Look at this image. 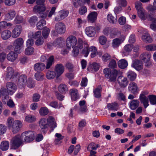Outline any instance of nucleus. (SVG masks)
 <instances>
[{
    "label": "nucleus",
    "instance_id": "nucleus-30",
    "mask_svg": "<svg viewBox=\"0 0 156 156\" xmlns=\"http://www.w3.org/2000/svg\"><path fill=\"white\" fill-rule=\"evenodd\" d=\"M16 12L13 10L9 12L5 16V19L7 20H11L13 19L16 16Z\"/></svg>",
    "mask_w": 156,
    "mask_h": 156
},
{
    "label": "nucleus",
    "instance_id": "nucleus-35",
    "mask_svg": "<svg viewBox=\"0 0 156 156\" xmlns=\"http://www.w3.org/2000/svg\"><path fill=\"white\" fill-rule=\"evenodd\" d=\"M151 55L148 53L142 54L140 56V58L144 62H149L151 58Z\"/></svg>",
    "mask_w": 156,
    "mask_h": 156
},
{
    "label": "nucleus",
    "instance_id": "nucleus-17",
    "mask_svg": "<svg viewBox=\"0 0 156 156\" xmlns=\"http://www.w3.org/2000/svg\"><path fill=\"white\" fill-rule=\"evenodd\" d=\"M22 29V27L21 26H16L12 31V37L14 38L18 37L21 33Z\"/></svg>",
    "mask_w": 156,
    "mask_h": 156
},
{
    "label": "nucleus",
    "instance_id": "nucleus-59",
    "mask_svg": "<svg viewBox=\"0 0 156 156\" xmlns=\"http://www.w3.org/2000/svg\"><path fill=\"white\" fill-rule=\"evenodd\" d=\"M65 41L62 38L59 37L57 38L55 42V44L56 45L61 46L62 44H64Z\"/></svg>",
    "mask_w": 156,
    "mask_h": 156
},
{
    "label": "nucleus",
    "instance_id": "nucleus-15",
    "mask_svg": "<svg viewBox=\"0 0 156 156\" xmlns=\"http://www.w3.org/2000/svg\"><path fill=\"white\" fill-rule=\"evenodd\" d=\"M39 124L42 129L46 130L45 131H44V133H46L49 127L48 124L46 119L44 118L41 119L39 122Z\"/></svg>",
    "mask_w": 156,
    "mask_h": 156
},
{
    "label": "nucleus",
    "instance_id": "nucleus-38",
    "mask_svg": "<svg viewBox=\"0 0 156 156\" xmlns=\"http://www.w3.org/2000/svg\"><path fill=\"white\" fill-rule=\"evenodd\" d=\"M137 13L138 16L142 20H144L146 19L147 15L145 10L144 9L139 10L137 12Z\"/></svg>",
    "mask_w": 156,
    "mask_h": 156
},
{
    "label": "nucleus",
    "instance_id": "nucleus-62",
    "mask_svg": "<svg viewBox=\"0 0 156 156\" xmlns=\"http://www.w3.org/2000/svg\"><path fill=\"white\" fill-rule=\"evenodd\" d=\"M108 67L111 68H115L117 67L116 61L113 59H112L108 64Z\"/></svg>",
    "mask_w": 156,
    "mask_h": 156
},
{
    "label": "nucleus",
    "instance_id": "nucleus-55",
    "mask_svg": "<svg viewBox=\"0 0 156 156\" xmlns=\"http://www.w3.org/2000/svg\"><path fill=\"white\" fill-rule=\"evenodd\" d=\"M111 55L108 53L104 54L102 57V60L104 62H106L111 59Z\"/></svg>",
    "mask_w": 156,
    "mask_h": 156
},
{
    "label": "nucleus",
    "instance_id": "nucleus-64",
    "mask_svg": "<svg viewBox=\"0 0 156 156\" xmlns=\"http://www.w3.org/2000/svg\"><path fill=\"white\" fill-rule=\"evenodd\" d=\"M41 31H38L35 32L34 34L32 33V36L33 38L34 39L39 38L41 37Z\"/></svg>",
    "mask_w": 156,
    "mask_h": 156
},
{
    "label": "nucleus",
    "instance_id": "nucleus-53",
    "mask_svg": "<svg viewBox=\"0 0 156 156\" xmlns=\"http://www.w3.org/2000/svg\"><path fill=\"white\" fill-rule=\"evenodd\" d=\"M50 33L49 29L47 27H45L42 31V34L44 38H46L48 37Z\"/></svg>",
    "mask_w": 156,
    "mask_h": 156
},
{
    "label": "nucleus",
    "instance_id": "nucleus-57",
    "mask_svg": "<svg viewBox=\"0 0 156 156\" xmlns=\"http://www.w3.org/2000/svg\"><path fill=\"white\" fill-rule=\"evenodd\" d=\"M146 50L148 51H153L156 50V44H150L147 45L145 47Z\"/></svg>",
    "mask_w": 156,
    "mask_h": 156
},
{
    "label": "nucleus",
    "instance_id": "nucleus-33",
    "mask_svg": "<svg viewBox=\"0 0 156 156\" xmlns=\"http://www.w3.org/2000/svg\"><path fill=\"white\" fill-rule=\"evenodd\" d=\"M11 32L8 30H5L3 31L1 34V37L3 40H7L11 36Z\"/></svg>",
    "mask_w": 156,
    "mask_h": 156
},
{
    "label": "nucleus",
    "instance_id": "nucleus-18",
    "mask_svg": "<svg viewBox=\"0 0 156 156\" xmlns=\"http://www.w3.org/2000/svg\"><path fill=\"white\" fill-rule=\"evenodd\" d=\"M118 30L116 29H113L111 31L110 28L106 27L104 29L103 31V33L104 34L107 35L109 33H111V35H116L118 33Z\"/></svg>",
    "mask_w": 156,
    "mask_h": 156
},
{
    "label": "nucleus",
    "instance_id": "nucleus-43",
    "mask_svg": "<svg viewBox=\"0 0 156 156\" xmlns=\"http://www.w3.org/2000/svg\"><path fill=\"white\" fill-rule=\"evenodd\" d=\"M46 21L43 19L40 20L37 24V29L41 30L43 28V26L46 25Z\"/></svg>",
    "mask_w": 156,
    "mask_h": 156
},
{
    "label": "nucleus",
    "instance_id": "nucleus-1",
    "mask_svg": "<svg viewBox=\"0 0 156 156\" xmlns=\"http://www.w3.org/2000/svg\"><path fill=\"white\" fill-rule=\"evenodd\" d=\"M87 42L83 41L81 38H79L77 40V45L75 46L73 50V53L74 56H76L79 54V49H83L82 53L86 57L87 56L88 51L87 49Z\"/></svg>",
    "mask_w": 156,
    "mask_h": 156
},
{
    "label": "nucleus",
    "instance_id": "nucleus-41",
    "mask_svg": "<svg viewBox=\"0 0 156 156\" xmlns=\"http://www.w3.org/2000/svg\"><path fill=\"white\" fill-rule=\"evenodd\" d=\"M34 77L37 81H42L44 79V74L42 73L37 72L35 74Z\"/></svg>",
    "mask_w": 156,
    "mask_h": 156
},
{
    "label": "nucleus",
    "instance_id": "nucleus-7",
    "mask_svg": "<svg viewBox=\"0 0 156 156\" xmlns=\"http://www.w3.org/2000/svg\"><path fill=\"white\" fill-rule=\"evenodd\" d=\"M22 139L21 135H17L13 137L11 141L12 147L14 149L18 148L22 143Z\"/></svg>",
    "mask_w": 156,
    "mask_h": 156
},
{
    "label": "nucleus",
    "instance_id": "nucleus-24",
    "mask_svg": "<svg viewBox=\"0 0 156 156\" xmlns=\"http://www.w3.org/2000/svg\"><path fill=\"white\" fill-rule=\"evenodd\" d=\"M100 65L99 63L95 62L90 65L87 68V70L90 72H95L99 69Z\"/></svg>",
    "mask_w": 156,
    "mask_h": 156
},
{
    "label": "nucleus",
    "instance_id": "nucleus-9",
    "mask_svg": "<svg viewBox=\"0 0 156 156\" xmlns=\"http://www.w3.org/2000/svg\"><path fill=\"white\" fill-rule=\"evenodd\" d=\"M6 79H11L16 77L19 74L17 72H15L13 69L11 67H9L7 68L6 72Z\"/></svg>",
    "mask_w": 156,
    "mask_h": 156
},
{
    "label": "nucleus",
    "instance_id": "nucleus-20",
    "mask_svg": "<svg viewBox=\"0 0 156 156\" xmlns=\"http://www.w3.org/2000/svg\"><path fill=\"white\" fill-rule=\"evenodd\" d=\"M46 120L52 131L57 126L56 123L55 122L54 118L52 116H49L47 118Z\"/></svg>",
    "mask_w": 156,
    "mask_h": 156
},
{
    "label": "nucleus",
    "instance_id": "nucleus-16",
    "mask_svg": "<svg viewBox=\"0 0 156 156\" xmlns=\"http://www.w3.org/2000/svg\"><path fill=\"white\" fill-rule=\"evenodd\" d=\"M132 66L138 71L141 70L143 68L142 62L137 59H135L133 62Z\"/></svg>",
    "mask_w": 156,
    "mask_h": 156
},
{
    "label": "nucleus",
    "instance_id": "nucleus-61",
    "mask_svg": "<svg viewBox=\"0 0 156 156\" xmlns=\"http://www.w3.org/2000/svg\"><path fill=\"white\" fill-rule=\"evenodd\" d=\"M2 91H0V97L2 94L4 96L5 99H6L8 98L7 90L5 88H2Z\"/></svg>",
    "mask_w": 156,
    "mask_h": 156
},
{
    "label": "nucleus",
    "instance_id": "nucleus-19",
    "mask_svg": "<svg viewBox=\"0 0 156 156\" xmlns=\"http://www.w3.org/2000/svg\"><path fill=\"white\" fill-rule=\"evenodd\" d=\"M85 33L89 37H93L95 36L96 30L94 27H88L85 29Z\"/></svg>",
    "mask_w": 156,
    "mask_h": 156
},
{
    "label": "nucleus",
    "instance_id": "nucleus-36",
    "mask_svg": "<svg viewBox=\"0 0 156 156\" xmlns=\"http://www.w3.org/2000/svg\"><path fill=\"white\" fill-rule=\"evenodd\" d=\"M58 89L59 92L62 93H65L68 90L67 85L63 83L59 85Z\"/></svg>",
    "mask_w": 156,
    "mask_h": 156
},
{
    "label": "nucleus",
    "instance_id": "nucleus-25",
    "mask_svg": "<svg viewBox=\"0 0 156 156\" xmlns=\"http://www.w3.org/2000/svg\"><path fill=\"white\" fill-rule=\"evenodd\" d=\"M45 68V65L41 62H38L34 66V69L37 72L42 71Z\"/></svg>",
    "mask_w": 156,
    "mask_h": 156
},
{
    "label": "nucleus",
    "instance_id": "nucleus-45",
    "mask_svg": "<svg viewBox=\"0 0 156 156\" xmlns=\"http://www.w3.org/2000/svg\"><path fill=\"white\" fill-rule=\"evenodd\" d=\"M139 101L136 100L132 101L130 104L131 108L133 110L136 109L139 106Z\"/></svg>",
    "mask_w": 156,
    "mask_h": 156
},
{
    "label": "nucleus",
    "instance_id": "nucleus-58",
    "mask_svg": "<svg viewBox=\"0 0 156 156\" xmlns=\"http://www.w3.org/2000/svg\"><path fill=\"white\" fill-rule=\"evenodd\" d=\"M121 40L118 38H115L113 40L112 45L114 48L118 47L121 44Z\"/></svg>",
    "mask_w": 156,
    "mask_h": 156
},
{
    "label": "nucleus",
    "instance_id": "nucleus-26",
    "mask_svg": "<svg viewBox=\"0 0 156 156\" xmlns=\"http://www.w3.org/2000/svg\"><path fill=\"white\" fill-rule=\"evenodd\" d=\"M118 82L121 87H125L128 84L126 78L123 76H119Z\"/></svg>",
    "mask_w": 156,
    "mask_h": 156
},
{
    "label": "nucleus",
    "instance_id": "nucleus-52",
    "mask_svg": "<svg viewBox=\"0 0 156 156\" xmlns=\"http://www.w3.org/2000/svg\"><path fill=\"white\" fill-rule=\"evenodd\" d=\"M59 15L63 19L67 17L69 14V12L65 10H62L60 11L59 12Z\"/></svg>",
    "mask_w": 156,
    "mask_h": 156
},
{
    "label": "nucleus",
    "instance_id": "nucleus-34",
    "mask_svg": "<svg viewBox=\"0 0 156 156\" xmlns=\"http://www.w3.org/2000/svg\"><path fill=\"white\" fill-rule=\"evenodd\" d=\"M139 99L141 103L143 104L145 108H147V107L149 105V104L148 103L149 100L148 98V97H139Z\"/></svg>",
    "mask_w": 156,
    "mask_h": 156
},
{
    "label": "nucleus",
    "instance_id": "nucleus-21",
    "mask_svg": "<svg viewBox=\"0 0 156 156\" xmlns=\"http://www.w3.org/2000/svg\"><path fill=\"white\" fill-rule=\"evenodd\" d=\"M87 49L88 51L87 55L89 52H91L90 56L91 58H94L97 55L98 51L96 48L94 46H92L89 47V45L87 43Z\"/></svg>",
    "mask_w": 156,
    "mask_h": 156
},
{
    "label": "nucleus",
    "instance_id": "nucleus-28",
    "mask_svg": "<svg viewBox=\"0 0 156 156\" xmlns=\"http://www.w3.org/2000/svg\"><path fill=\"white\" fill-rule=\"evenodd\" d=\"M142 39L144 42L147 43H151L153 41L152 38L148 33L144 34L142 36Z\"/></svg>",
    "mask_w": 156,
    "mask_h": 156
},
{
    "label": "nucleus",
    "instance_id": "nucleus-42",
    "mask_svg": "<svg viewBox=\"0 0 156 156\" xmlns=\"http://www.w3.org/2000/svg\"><path fill=\"white\" fill-rule=\"evenodd\" d=\"M148 98L151 105H156V95H150L148 96Z\"/></svg>",
    "mask_w": 156,
    "mask_h": 156
},
{
    "label": "nucleus",
    "instance_id": "nucleus-63",
    "mask_svg": "<svg viewBox=\"0 0 156 156\" xmlns=\"http://www.w3.org/2000/svg\"><path fill=\"white\" fill-rule=\"evenodd\" d=\"M38 18L36 16H33L31 17L29 21V22L32 24H35L38 21Z\"/></svg>",
    "mask_w": 156,
    "mask_h": 156
},
{
    "label": "nucleus",
    "instance_id": "nucleus-4",
    "mask_svg": "<svg viewBox=\"0 0 156 156\" xmlns=\"http://www.w3.org/2000/svg\"><path fill=\"white\" fill-rule=\"evenodd\" d=\"M65 67L61 63L58 64L55 67V71L56 74L55 81L58 82L61 81V79L59 77L63 73Z\"/></svg>",
    "mask_w": 156,
    "mask_h": 156
},
{
    "label": "nucleus",
    "instance_id": "nucleus-27",
    "mask_svg": "<svg viewBox=\"0 0 156 156\" xmlns=\"http://www.w3.org/2000/svg\"><path fill=\"white\" fill-rule=\"evenodd\" d=\"M98 16V13L93 12L90 13L87 16L88 20L91 23H94L96 20Z\"/></svg>",
    "mask_w": 156,
    "mask_h": 156
},
{
    "label": "nucleus",
    "instance_id": "nucleus-14",
    "mask_svg": "<svg viewBox=\"0 0 156 156\" xmlns=\"http://www.w3.org/2000/svg\"><path fill=\"white\" fill-rule=\"evenodd\" d=\"M22 126V123L18 120L15 121L14 125L11 127L12 132L14 133H17L20 130Z\"/></svg>",
    "mask_w": 156,
    "mask_h": 156
},
{
    "label": "nucleus",
    "instance_id": "nucleus-3",
    "mask_svg": "<svg viewBox=\"0 0 156 156\" xmlns=\"http://www.w3.org/2000/svg\"><path fill=\"white\" fill-rule=\"evenodd\" d=\"M46 9L45 5H37L34 7L33 12L36 13H38L40 18L45 19L48 13V11H46Z\"/></svg>",
    "mask_w": 156,
    "mask_h": 156
},
{
    "label": "nucleus",
    "instance_id": "nucleus-5",
    "mask_svg": "<svg viewBox=\"0 0 156 156\" xmlns=\"http://www.w3.org/2000/svg\"><path fill=\"white\" fill-rule=\"evenodd\" d=\"M24 41L21 37L15 39L13 42V45L14 46V51L17 53H20V50L23 47Z\"/></svg>",
    "mask_w": 156,
    "mask_h": 156
},
{
    "label": "nucleus",
    "instance_id": "nucleus-37",
    "mask_svg": "<svg viewBox=\"0 0 156 156\" xmlns=\"http://www.w3.org/2000/svg\"><path fill=\"white\" fill-rule=\"evenodd\" d=\"M72 1L74 6L76 8L78 7V4L80 6H81L86 3H87V2L85 0H77V1L76 0H72Z\"/></svg>",
    "mask_w": 156,
    "mask_h": 156
},
{
    "label": "nucleus",
    "instance_id": "nucleus-6",
    "mask_svg": "<svg viewBox=\"0 0 156 156\" xmlns=\"http://www.w3.org/2000/svg\"><path fill=\"white\" fill-rule=\"evenodd\" d=\"M21 137L22 139L24 138V141L25 142H29L34 139V133L31 131H26L21 134Z\"/></svg>",
    "mask_w": 156,
    "mask_h": 156
},
{
    "label": "nucleus",
    "instance_id": "nucleus-51",
    "mask_svg": "<svg viewBox=\"0 0 156 156\" xmlns=\"http://www.w3.org/2000/svg\"><path fill=\"white\" fill-rule=\"evenodd\" d=\"M101 89L100 88H97L94 91V96L97 98H99L101 96Z\"/></svg>",
    "mask_w": 156,
    "mask_h": 156
},
{
    "label": "nucleus",
    "instance_id": "nucleus-2",
    "mask_svg": "<svg viewBox=\"0 0 156 156\" xmlns=\"http://www.w3.org/2000/svg\"><path fill=\"white\" fill-rule=\"evenodd\" d=\"M103 72L105 77L109 79V81L115 82L116 81L118 74V71L116 69L111 70L110 69L106 68L104 69Z\"/></svg>",
    "mask_w": 156,
    "mask_h": 156
},
{
    "label": "nucleus",
    "instance_id": "nucleus-50",
    "mask_svg": "<svg viewBox=\"0 0 156 156\" xmlns=\"http://www.w3.org/2000/svg\"><path fill=\"white\" fill-rule=\"evenodd\" d=\"M48 110L46 107L41 108L39 110V113L41 115H45L48 113Z\"/></svg>",
    "mask_w": 156,
    "mask_h": 156
},
{
    "label": "nucleus",
    "instance_id": "nucleus-39",
    "mask_svg": "<svg viewBox=\"0 0 156 156\" xmlns=\"http://www.w3.org/2000/svg\"><path fill=\"white\" fill-rule=\"evenodd\" d=\"M54 57L53 56H51L47 60L46 69H49L54 63Z\"/></svg>",
    "mask_w": 156,
    "mask_h": 156
},
{
    "label": "nucleus",
    "instance_id": "nucleus-46",
    "mask_svg": "<svg viewBox=\"0 0 156 156\" xmlns=\"http://www.w3.org/2000/svg\"><path fill=\"white\" fill-rule=\"evenodd\" d=\"M107 18L108 20L112 23H115L117 21V17H114L111 14L108 15Z\"/></svg>",
    "mask_w": 156,
    "mask_h": 156
},
{
    "label": "nucleus",
    "instance_id": "nucleus-47",
    "mask_svg": "<svg viewBox=\"0 0 156 156\" xmlns=\"http://www.w3.org/2000/svg\"><path fill=\"white\" fill-rule=\"evenodd\" d=\"M35 117L30 115H28L25 117V120L28 122H32L36 121Z\"/></svg>",
    "mask_w": 156,
    "mask_h": 156
},
{
    "label": "nucleus",
    "instance_id": "nucleus-60",
    "mask_svg": "<svg viewBox=\"0 0 156 156\" xmlns=\"http://www.w3.org/2000/svg\"><path fill=\"white\" fill-rule=\"evenodd\" d=\"M107 41V38L104 35L101 36L99 38V42L101 45L105 44L106 43Z\"/></svg>",
    "mask_w": 156,
    "mask_h": 156
},
{
    "label": "nucleus",
    "instance_id": "nucleus-22",
    "mask_svg": "<svg viewBox=\"0 0 156 156\" xmlns=\"http://www.w3.org/2000/svg\"><path fill=\"white\" fill-rule=\"evenodd\" d=\"M14 51H11L7 55V60L10 62H13L17 58L18 54Z\"/></svg>",
    "mask_w": 156,
    "mask_h": 156
},
{
    "label": "nucleus",
    "instance_id": "nucleus-56",
    "mask_svg": "<svg viewBox=\"0 0 156 156\" xmlns=\"http://www.w3.org/2000/svg\"><path fill=\"white\" fill-rule=\"evenodd\" d=\"M66 69H67L69 72H73L74 66L73 65L69 62H66L65 64Z\"/></svg>",
    "mask_w": 156,
    "mask_h": 156
},
{
    "label": "nucleus",
    "instance_id": "nucleus-12",
    "mask_svg": "<svg viewBox=\"0 0 156 156\" xmlns=\"http://www.w3.org/2000/svg\"><path fill=\"white\" fill-rule=\"evenodd\" d=\"M6 87L7 89L8 94L12 95L16 89V85L11 82H8L6 83Z\"/></svg>",
    "mask_w": 156,
    "mask_h": 156
},
{
    "label": "nucleus",
    "instance_id": "nucleus-10",
    "mask_svg": "<svg viewBox=\"0 0 156 156\" xmlns=\"http://www.w3.org/2000/svg\"><path fill=\"white\" fill-rule=\"evenodd\" d=\"M77 40L75 37L70 36L66 40V45L68 48L74 47L77 44Z\"/></svg>",
    "mask_w": 156,
    "mask_h": 156
},
{
    "label": "nucleus",
    "instance_id": "nucleus-13",
    "mask_svg": "<svg viewBox=\"0 0 156 156\" xmlns=\"http://www.w3.org/2000/svg\"><path fill=\"white\" fill-rule=\"evenodd\" d=\"M69 93L72 101H75L80 98L78 90L76 89L73 88L70 89Z\"/></svg>",
    "mask_w": 156,
    "mask_h": 156
},
{
    "label": "nucleus",
    "instance_id": "nucleus-48",
    "mask_svg": "<svg viewBox=\"0 0 156 156\" xmlns=\"http://www.w3.org/2000/svg\"><path fill=\"white\" fill-rule=\"evenodd\" d=\"M7 125L8 128L9 129H11V127L14 125L15 121L14 119L12 117H9L7 120Z\"/></svg>",
    "mask_w": 156,
    "mask_h": 156
},
{
    "label": "nucleus",
    "instance_id": "nucleus-54",
    "mask_svg": "<svg viewBox=\"0 0 156 156\" xmlns=\"http://www.w3.org/2000/svg\"><path fill=\"white\" fill-rule=\"evenodd\" d=\"M12 24L10 23H7L5 21L0 22V27L1 28H6L8 27H11Z\"/></svg>",
    "mask_w": 156,
    "mask_h": 156
},
{
    "label": "nucleus",
    "instance_id": "nucleus-31",
    "mask_svg": "<svg viewBox=\"0 0 156 156\" xmlns=\"http://www.w3.org/2000/svg\"><path fill=\"white\" fill-rule=\"evenodd\" d=\"M127 75L128 79L130 81H134L136 78V74L134 72L131 70L127 72Z\"/></svg>",
    "mask_w": 156,
    "mask_h": 156
},
{
    "label": "nucleus",
    "instance_id": "nucleus-44",
    "mask_svg": "<svg viewBox=\"0 0 156 156\" xmlns=\"http://www.w3.org/2000/svg\"><path fill=\"white\" fill-rule=\"evenodd\" d=\"M9 143L7 141H4L2 142L0 144V147L2 151H6L9 148Z\"/></svg>",
    "mask_w": 156,
    "mask_h": 156
},
{
    "label": "nucleus",
    "instance_id": "nucleus-8",
    "mask_svg": "<svg viewBox=\"0 0 156 156\" xmlns=\"http://www.w3.org/2000/svg\"><path fill=\"white\" fill-rule=\"evenodd\" d=\"M55 29L56 32L60 34H64L66 31V27L65 24L61 22L56 23Z\"/></svg>",
    "mask_w": 156,
    "mask_h": 156
},
{
    "label": "nucleus",
    "instance_id": "nucleus-49",
    "mask_svg": "<svg viewBox=\"0 0 156 156\" xmlns=\"http://www.w3.org/2000/svg\"><path fill=\"white\" fill-rule=\"evenodd\" d=\"M34 51V48L31 47H28L26 48L25 51V54L27 55H32Z\"/></svg>",
    "mask_w": 156,
    "mask_h": 156
},
{
    "label": "nucleus",
    "instance_id": "nucleus-11",
    "mask_svg": "<svg viewBox=\"0 0 156 156\" xmlns=\"http://www.w3.org/2000/svg\"><path fill=\"white\" fill-rule=\"evenodd\" d=\"M27 81V77L25 75L22 74L19 76L17 81V85L20 88H24Z\"/></svg>",
    "mask_w": 156,
    "mask_h": 156
},
{
    "label": "nucleus",
    "instance_id": "nucleus-32",
    "mask_svg": "<svg viewBox=\"0 0 156 156\" xmlns=\"http://www.w3.org/2000/svg\"><path fill=\"white\" fill-rule=\"evenodd\" d=\"M118 65L119 68L121 69H124L127 66L128 62L125 59H122L118 62Z\"/></svg>",
    "mask_w": 156,
    "mask_h": 156
},
{
    "label": "nucleus",
    "instance_id": "nucleus-29",
    "mask_svg": "<svg viewBox=\"0 0 156 156\" xmlns=\"http://www.w3.org/2000/svg\"><path fill=\"white\" fill-rule=\"evenodd\" d=\"M107 107L109 110L117 111L119 109V105L117 103L115 102L108 104Z\"/></svg>",
    "mask_w": 156,
    "mask_h": 156
},
{
    "label": "nucleus",
    "instance_id": "nucleus-23",
    "mask_svg": "<svg viewBox=\"0 0 156 156\" xmlns=\"http://www.w3.org/2000/svg\"><path fill=\"white\" fill-rule=\"evenodd\" d=\"M137 86L136 83L133 82L130 83L128 87V89L131 93L135 94L137 93Z\"/></svg>",
    "mask_w": 156,
    "mask_h": 156
},
{
    "label": "nucleus",
    "instance_id": "nucleus-40",
    "mask_svg": "<svg viewBox=\"0 0 156 156\" xmlns=\"http://www.w3.org/2000/svg\"><path fill=\"white\" fill-rule=\"evenodd\" d=\"M56 75L55 72L52 71L48 70L46 73V77L49 80L54 78Z\"/></svg>",
    "mask_w": 156,
    "mask_h": 156
}]
</instances>
